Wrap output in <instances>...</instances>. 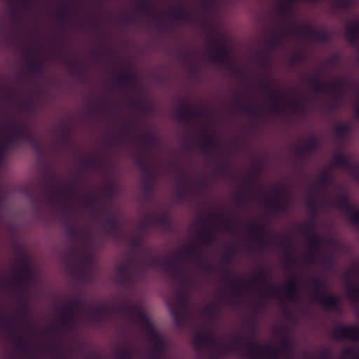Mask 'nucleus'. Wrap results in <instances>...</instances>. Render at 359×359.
I'll list each match as a JSON object with an SVG mask.
<instances>
[{
	"mask_svg": "<svg viewBox=\"0 0 359 359\" xmlns=\"http://www.w3.org/2000/svg\"><path fill=\"white\" fill-rule=\"evenodd\" d=\"M142 175V194L144 197L150 198L154 195V186L156 181V175L153 171H151Z\"/></svg>",
	"mask_w": 359,
	"mask_h": 359,
	"instance_id": "23",
	"label": "nucleus"
},
{
	"mask_svg": "<svg viewBox=\"0 0 359 359\" xmlns=\"http://www.w3.org/2000/svg\"><path fill=\"white\" fill-rule=\"evenodd\" d=\"M229 172V165L226 162L219 163L215 168V173L219 175L226 176Z\"/></svg>",
	"mask_w": 359,
	"mask_h": 359,
	"instance_id": "60",
	"label": "nucleus"
},
{
	"mask_svg": "<svg viewBox=\"0 0 359 359\" xmlns=\"http://www.w3.org/2000/svg\"><path fill=\"white\" fill-rule=\"evenodd\" d=\"M237 251V248L235 245H231L228 251L224 254L222 261L225 264L231 263Z\"/></svg>",
	"mask_w": 359,
	"mask_h": 359,
	"instance_id": "55",
	"label": "nucleus"
},
{
	"mask_svg": "<svg viewBox=\"0 0 359 359\" xmlns=\"http://www.w3.org/2000/svg\"><path fill=\"white\" fill-rule=\"evenodd\" d=\"M319 182L321 186L325 187L333 182V178L327 170H323L319 175Z\"/></svg>",
	"mask_w": 359,
	"mask_h": 359,
	"instance_id": "58",
	"label": "nucleus"
},
{
	"mask_svg": "<svg viewBox=\"0 0 359 359\" xmlns=\"http://www.w3.org/2000/svg\"><path fill=\"white\" fill-rule=\"evenodd\" d=\"M292 6L284 3L283 1L279 5V11L281 15L285 18H290L292 14Z\"/></svg>",
	"mask_w": 359,
	"mask_h": 359,
	"instance_id": "62",
	"label": "nucleus"
},
{
	"mask_svg": "<svg viewBox=\"0 0 359 359\" xmlns=\"http://www.w3.org/2000/svg\"><path fill=\"white\" fill-rule=\"evenodd\" d=\"M246 232L254 240H258L262 233V225L257 220H252L246 226Z\"/></svg>",
	"mask_w": 359,
	"mask_h": 359,
	"instance_id": "39",
	"label": "nucleus"
},
{
	"mask_svg": "<svg viewBox=\"0 0 359 359\" xmlns=\"http://www.w3.org/2000/svg\"><path fill=\"white\" fill-rule=\"evenodd\" d=\"M9 129L13 132L7 139L8 147H15L20 142H27L32 147L37 146V141L31 132L29 131L26 124L15 121H12Z\"/></svg>",
	"mask_w": 359,
	"mask_h": 359,
	"instance_id": "7",
	"label": "nucleus"
},
{
	"mask_svg": "<svg viewBox=\"0 0 359 359\" xmlns=\"http://www.w3.org/2000/svg\"><path fill=\"white\" fill-rule=\"evenodd\" d=\"M282 294L290 302H298L299 301V285L294 273H291V280L282 287Z\"/></svg>",
	"mask_w": 359,
	"mask_h": 359,
	"instance_id": "17",
	"label": "nucleus"
},
{
	"mask_svg": "<svg viewBox=\"0 0 359 359\" xmlns=\"http://www.w3.org/2000/svg\"><path fill=\"white\" fill-rule=\"evenodd\" d=\"M135 259L134 258H132L130 257L129 259L126 262L120 264L117 267V270H116L117 276L121 274H123V273L130 271L131 267L135 264Z\"/></svg>",
	"mask_w": 359,
	"mask_h": 359,
	"instance_id": "51",
	"label": "nucleus"
},
{
	"mask_svg": "<svg viewBox=\"0 0 359 359\" xmlns=\"http://www.w3.org/2000/svg\"><path fill=\"white\" fill-rule=\"evenodd\" d=\"M135 140L141 144L142 149L150 150L156 142V137L150 133L135 136Z\"/></svg>",
	"mask_w": 359,
	"mask_h": 359,
	"instance_id": "43",
	"label": "nucleus"
},
{
	"mask_svg": "<svg viewBox=\"0 0 359 359\" xmlns=\"http://www.w3.org/2000/svg\"><path fill=\"white\" fill-rule=\"evenodd\" d=\"M67 67L70 72L77 78H82L84 76L85 70L81 65H77L75 62L69 61L67 62Z\"/></svg>",
	"mask_w": 359,
	"mask_h": 359,
	"instance_id": "49",
	"label": "nucleus"
},
{
	"mask_svg": "<svg viewBox=\"0 0 359 359\" xmlns=\"http://www.w3.org/2000/svg\"><path fill=\"white\" fill-rule=\"evenodd\" d=\"M194 344L198 348L202 347L215 348L217 344V339L211 332L207 330L195 336Z\"/></svg>",
	"mask_w": 359,
	"mask_h": 359,
	"instance_id": "26",
	"label": "nucleus"
},
{
	"mask_svg": "<svg viewBox=\"0 0 359 359\" xmlns=\"http://www.w3.org/2000/svg\"><path fill=\"white\" fill-rule=\"evenodd\" d=\"M334 4L341 9L351 8L355 4V0H334Z\"/></svg>",
	"mask_w": 359,
	"mask_h": 359,
	"instance_id": "61",
	"label": "nucleus"
},
{
	"mask_svg": "<svg viewBox=\"0 0 359 359\" xmlns=\"http://www.w3.org/2000/svg\"><path fill=\"white\" fill-rule=\"evenodd\" d=\"M67 259L74 260V268L72 270L74 275L77 276L81 280H86L90 275L86 269L93 264V257L90 254H86L81 257L78 256L77 250L72 247L67 255Z\"/></svg>",
	"mask_w": 359,
	"mask_h": 359,
	"instance_id": "10",
	"label": "nucleus"
},
{
	"mask_svg": "<svg viewBox=\"0 0 359 359\" xmlns=\"http://www.w3.org/2000/svg\"><path fill=\"white\" fill-rule=\"evenodd\" d=\"M332 336L336 339H350L359 341V327L356 325H339L332 332Z\"/></svg>",
	"mask_w": 359,
	"mask_h": 359,
	"instance_id": "16",
	"label": "nucleus"
},
{
	"mask_svg": "<svg viewBox=\"0 0 359 359\" xmlns=\"http://www.w3.org/2000/svg\"><path fill=\"white\" fill-rule=\"evenodd\" d=\"M346 34L351 44L355 45L358 43L359 39V20L348 27Z\"/></svg>",
	"mask_w": 359,
	"mask_h": 359,
	"instance_id": "41",
	"label": "nucleus"
},
{
	"mask_svg": "<svg viewBox=\"0 0 359 359\" xmlns=\"http://www.w3.org/2000/svg\"><path fill=\"white\" fill-rule=\"evenodd\" d=\"M313 91L316 93H331L335 96H339L344 88L345 81L337 80L331 84L325 83L320 81V76H311L308 80Z\"/></svg>",
	"mask_w": 359,
	"mask_h": 359,
	"instance_id": "12",
	"label": "nucleus"
},
{
	"mask_svg": "<svg viewBox=\"0 0 359 359\" xmlns=\"http://www.w3.org/2000/svg\"><path fill=\"white\" fill-rule=\"evenodd\" d=\"M300 233L306 237V238H309L310 236H312L313 234H316L315 232V222L313 220H311L305 226L300 228Z\"/></svg>",
	"mask_w": 359,
	"mask_h": 359,
	"instance_id": "50",
	"label": "nucleus"
},
{
	"mask_svg": "<svg viewBox=\"0 0 359 359\" xmlns=\"http://www.w3.org/2000/svg\"><path fill=\"white\" fill-rule=\"evenodd\" d=\"M104 230L106 233L114 238L120 235V224L118 219L112 214L108 215L104 221Z\"/></svg>",
	"mask_w": 359,
	"mask_h": 359,
	"instance_id": "28",
	"label": "nucleus"
},
{
	"mask_svg": "<svg viewBox=\"0 0 359 359\" xmlns=\"http://www.w3.org/2000/svg\"><path fill=\"white\" fill-rule=\"evenodd\" d=\"M116 359H133V350L129 346H126L122 351L116 353Z\"/></svg>",
	"mask_w": 359,
	"mask_h": 359,
	"instance_id": "54",
	"label": "nucleus"
},
{
	"mask_svg": "<svg viewBox=\"0 0 359 359\" xmlns=\"http://www.w3.org/2000/svg\"><path fill=\"white\" fill-rule=\"evenodd\" d=\"M306 240L309 243L311 250L306 254L305 261L307 263L316 262L320 257L318 252L323 245L322 239L317 234H313Z\"/></svg>",
	"mask_w": 359,
	"mask_h": 359,
	"instance_id": "22",
	"label": "nucleus"
},
{
	"mask_svg": "<svg viewBox=\"0 0 359 359\" xmlns=\"http://www.w3.org/2000/svg\"><path fill=\"white\" fill-rule=\"evenodd\" d=\"M210 61L223 65L229 69H233L234 67L228 48L222 44L218 40L212 39L208 47Z\"/></svg>",
	"mask_w": 359,
	"mask_h": 359,
	"instance_id": "9",
	"label": "nucleus"
},
{
	"mask_svg": "<svg viewBox=\"0 0 359 359\" xmlns=\"http://www.w3.org/2000/svg\"><path fill=\"white\" fill-rule=\"evenodd\" d=\"M292 32L294 34L316 39L322 43L328 42L331 39V35L329 32L318 31L310 27H296L293 26Z\"/></svg>",
	"mask_w": 359,
	"mask_h": 359,
	"instance_id": "15",
	"label": "nucleus"
},
{
	"mask_svg": "<svg viewBox=\"0 0 359 359\" xmlns=\"http://www.w3.org/2000/svg\"><path fill=\"white\" fill-rule=\"evenodd\" d=\"M334 205L339 208L344 212L351 211L353 209V205L351 203L349 197L347 194L341 193L338 198L334 201Z\"/></svg>",
	"mask_w": 359,
	"mask_h": 359,
	"instance_id": "37",
	"label": "nucleus"
},
{
	"mask_svg": "<svg viewBox=\"0 0 359 359\" xmlns=\"http://www.w3.org/2000/svg\"><path fill=\"white\" fill-rule=\"evenodd\" d=\"M304 59V54L302 53L298 52L293 55H292L289 60L288 64L290 66H293L296 64L302 62Z\"/></svg>",
	"mask_w": 359,
	"mask_h": 359,
	"instance_id": "63",
	"label": "nucleus"
},
{
	"mask_svg": "<svg viewBox=\"0 0 359 359\" xmlns=\"http://www.w3.org/2000/svg\"><path fill=\"white\" fill-rule=\"evenodd\" d=\"M81 165L85 168H97L99 162L95 158H84L80 161Z\"/></svg>",
	"mask_w": 359,
	"mask_h": 359,
	"instance_id": "56",
	"label": "nucleus"
},
{
	"mask_svg": "<svg viewBox=\"0 0 359 359\" xmlns=\"http://www.w3.org/2000/svg\"><path fill=\"white\" fill-rule=\"evenodd\" d=\"M318 147V140L315 137H311L308 142L300 147H296L293 151L296 155L295 159L293 161V165L296 167L301 165L299 158L308 154L311 151H316Z\"/></svg>",
	"mask_w": 359,
	"mask_h": 359,
	"instance_id": "20",
	"label": "nucleus"
},
{
	"mask_svg": "<svg viewBox=\"0 0 359 359\" xmlns=\"http://www.w3.org/2000/svg\"><path fill=\"white\" fill-rule=\"evenodd\" d=\"M71 135V127L66 123L63 126L59 135V141L61 143L67 144L69 142Z\"/></svg>",
	"mask_w": 359,
	"mask_h": 359,
	"instance_id": "52",
	"label": "nucleus"
},
{
	"mask_svg": "<svg viewBox=\"0 0 359 359\" xmlns=\"http://www.w3.org/2000/svg\"><path fill=\"white\" fill-rule=\"evenodd\" d=\"M233 348L229 344L220 348L223 353L236 352L243 359H269V343L260 344L252 335L237 333L234 335Z\"/></svg>",
	"mask_w": 359,
	"mask_h": 359,
	"instance_id": "3",
	"label": "nucleus"
},
{
	"mask_svg": "<svg viewBox=\"0 0 359 359\" xmlns=\"http://www.w3.org/2000/svg\"><path fill=\"white\" fill-rule=\"evenodd\" d=\"M273 186L271 182V215L273 210H276L279 213L285 214L290 211L291 204V197L289 193L283 190L277 201H274L272 198Z\"/></svg>",
	"mask_w": 359,
	"mask_h": 359,
	"instance_id": "18",
	"label": "nucleus"
},
{
	"mask_svg": "<svg viewBox=\"0 0 359 359\" xmlns=\"http://www.w3.org/2000/svg\"><path fill=\"white\" fill-rule=\"evenodd\" d=\"M76 322V314L67 311L62 313L59 320L60 327L68 331L72 330Z\"/></svg>",
	"mask_w": 359,
	"mask_h": 359,
	"instance_id": "32",
	"label": "nucleus"
},
{
	"mask_svg": "<svg viewBox=\"0 0 359 359\" xmlns=\"http://www.w3.org/2000/svg\"><path fill=\"white\" fill-rule=\"evenodd\" d=\"M170 15L177 21L188 22L191 19V13L184 8L182 4L170 9Z\"/></svg>",
	"mask_w": 359,
	"mask_h": 359,
	"instance_id": "34",
	"label": "nucleus"
},
{
	"mask_svg": "<svg viewBox=\"0 0 359 359\" xmlns=\"http://www.w3.org/2000/svg\"><path fill=\"white\" fill-rule=\"evenodd\" d=\"M312 297L320 305L327 310H337L339 307V299L336 294L327 292L323 280L312 277L311 278Z\"/></svg>",
	"mask_w": 359,
	"mask_h": 359,
	"instance_id": "5",
	"label": "nucleus"
},
{
	"mask_svg": "<svg viewBox=\"0 0 359 359\" xmlns=\"http://www.w3.org/2000/svg\"><path fill=\"white\" fill-rule=\"evenodd\" d=\"M25 55L28 58L27 68L29 72L36 74H41L44 69V67L38 55L35 54V50L31 48H28L25 52Z\"/></svg>",
	"mask_w": 359,
	"mask_h": 359,
	"instance_id": "25",
	"label": "nucleus"
},
{
	"mask_svg": "<svg viewBox=\"0 0 359 359\" xmlns=\"http://www.w3.org/2000/svg\"><path fill=\"white\" fill-rule=\"evenodd\" d=\"M232 274L229 270H226L223 282L225 285L235 287V296L241 297L243 294L244 289H250L253 285L258 282V277L255 275H252L249 278L248 283L237 282L231 279Z\"/></svg>",
	"mask_w": 359,
	"mask_h": 359,
	"instance_id": "13",
	"label": "nucleus"
},
{
	"mask_svg": "<svg viewBox=\"0 0 359 359\" xmlns=\"http://www.w3.org/2000/svg\"><path fill=\"white\" fill-rule=\"evenodd\" d=\"M218 145V141L209 133L206 132L205 139L202 142L201 145V150L203 153L208 156H212L213 153L212 152V149L217 148Z\"/></svg>",
	"mask_w": 359,
	"mask_h": 359,
	"instance_id": "33",
	"label": "nucleus"
},
{
	"mask_svg": "<svg viewBox=\"0 0 359 359\" xmlns=\"http://www.w3.org/2000/svg\"><path fill=\"white\" fill-rule=\"evenodd\" d=\"M280 245L285 252V266L287 270H291L295 266L294 248L291 235L283 236L280 240Z\"/></svg>",
	"mask_w": 359,
	"mask_h": 359,
	"instance_id": "14",
	"label": "nucleus"
},
{
	"mask_svg": "<svg viewBox=\"0 0 359 359\" xmlns=\"http://www.w3.org/2000/svg\"><path fill=\"white\" fill-rule=\"evenodd\" d=\"M70 18V13L69 12L64 8H60L57 11V20L58 22H60L61 24L64 25L66 23V21L67 19Z\"/></svg>",
	"mask_w": 359,
	"mask_h": 359,
	"instance_id": "59",
	"label": "nucleus"
},
{
	"mask_svg": "<svg viewBox=\"0 0 359 359\" xmlns=\"http://www.w3.org/2000/svg\"><path fill=\"white\" fill-rule=\"evenodd\" d=\"M142 245L143 242L142 237L139 235L133 236L130 242V247L131 250L130 257L135 259L136 253L142 249Z\"/></svg>",
	"mask_w": 359,
	"mask_h": 359,
	"instance_id": "45",
	"label": "nucleus"
},
{
	"mask_svg": "<svg viewBox=\"0 0 359 359\" xmlns=\"http://www.w3.org/2000/svg\"><path fill=\"white\" fill-rule=\"evenodd\" d=\"M348 295L351 301L356 302L359 301V285L355 283H351L348 288Z\"/></svg>",
	"mask_w": 359,
	"mask_h": 359,
	"instance_id": "53",
	"label": "nucleus"
},
{
	"mask_svg": "<svg viewBox=\"0 0 359 359\" xmlns=\"http://www.w3.org/2000/svg\"><path fill=\"white\" fill-rule=\"evenodd\" d=\"M116 81L125 87L134 86L137 83V78L130 71H126L116 74Z\"/></svg>",
	"mask_w": 359,
	"mask_h": 359,
	"instance_id": "31",
	"label": "nucleus"
},
{
	"mask_svg": "<svg viewBox=\"0 0 359 359\" xmlns=\"http://www.w3.org/2000/svg\"><path fill=\"white\" fill-rule=\"evenodd\" d=\"M137 10L150 18L155 25L160 26L161 20L152 4L148 0H140L136 3Z\"/></svg>",
	"mask_w": 359,
	"mask_h": 359,
	"instance_id": "21",
	"label": "nucleus"
},
{
	"mask_svg": "<svg viewBox=\"0 0 359 359\" xmlns=\"http://www.w3.org/2000/svg\"><path fill=\"white\" fill-rule=\"evenodd\" d=\"M99 204H100V201L95 195H91L85 200V205L87 208H89L92 214L96 216L97 218H100V212L98 208L95 207V205Z\"/></svg>",
	"mask_w": 359,
	"mask_h": 359,
	"instance_id": "44",
	"label": "nucleus"
},
{
	"mask_svg": "<svg viewBox=\"0 0 359 359\" xmlns=\"http://www.w3.org/2000/svg\"><path fill=\"white\" fill-rule=\"evenodd\" d=\"M182 257L196 263L201 269L208 273L215 271L214 266L203 257L200 248L194 245L187 246L175 257L173 260L151 257L148 259V263L152 267H161L164 271L172 275L175 278L179 275V278L185 281L186 276L183 270L177 266L179 260Z\"/></svg>",
	"mask_w": 359,
	"mask_h": 359,
	"instance_id": "1",
	"label": "nucleus"
},
{
	"mask_svg": "<svg viewBox=\"0 0 359 359\" xmlns=\"http://www.w3.org/2000/svg\"><path fill=\"white\" fill-rule=\"evenodd\" d=\"M116 280L120 286L129 287L135 283V276L130 271L116 276Z\"/></svg>",
	"mask_w": 359,
	"mask_h": 359,
	"instance_id": "42",
	"label": "nucleus"
},
{
	"mask_svg": "<svg viewBox=\"0 0 359 359\" xmlns=\"http://www.w3.org/2000/svg\"><path fill=\"white\" fill-rule=\"evenodd\" d=\"M334 163L337 165L344 166L345 168H352L353 166L350 158L341 152L334 156Z\"/></svg>",
	"mask_w": 359,
	"mask_h": 359,
	"instance_id": "47",
	"label": "nucleus"
},
{
	"mask_svg": "<svg viewBox=\"0 0 359 359\" xmlns=\"http://www.w3.org/2000/svg\"><path fill=\"white\" fill-rule=\"evenodd\" d=\"M46 178L51 184L45 185L43 187V191L46 196L51 200L55 199L60 196L62 197L63 201H67L69 198H74L78 195V189L76 184L79 182V177H75L73 181L63 186L60 189H57L53 183L57 182L56 179L51 175H46Z\"/></svg>",
	"mask_w": 359,
	"mask_h": 359,
	"instance_id": "6",
	"label": "nucleus"
},
{
	"mask_svg": "<svg viewBox=\"0 0 359 359\" xmlns=\"http://www.w3.org/2000/svg\"><path fill=\"white\" fill-rule=\"evenodd\" d=\"M83 305L84 302L81 299L76 298L71 300L64 306L59 307L58 310L60 311H63L64 310H66L67 311H69L76 315L79 311L82 310Z\"/></svg>",
	"mask_w": 359,
	"mask_h": 359,
	"instance_id": "38",
	"label": "nucleus"
},
{
	"mask_svg": "<svg viewBox=\"0 0 359 359\" xmlns=\"http://www.w3.org/2000/svg\"><path fill=\"white\" fill-rule=\"evenodd\" d=\"M334 131L339 136H344L348 133L349 126L347 124H339L335 126Z\"/></svg>",
	"mask_w": 359,
	"mask_h": 359,
	"instance_id": "64",
	"label": "nucleus"
},
{
	"mask_svg": "<svg viewBox=\"0 0 359 359\" xmlns=\"http://www.w3.org/2000/svg\"><path fill=\"white\" fill-rule=\"evenodd\" d=\"M175 278L180 283L181 288L174 294L175 305H170L169 309L175 325L178 327H182L187 316L189 309L187 296L185 292L187 278L186 277L185 281L183 279H180L179 275Z\"/></svg>",
	"mask_w": 359,
	"mask_h": 359,
	"instance_id": "4",
	"label": "nucleus"
},
{
	"mask_svg": "<svg viewBox=\"0 0 359 359\" xmlns=\"http://www.w3.org/2000/svg\"><path fill=\"white\" fill-rule=\"evenodd\" d=\"M233 105L236 109L243 111L253 117H257L260 112L259 107L257 104L251 101L244 102L241 96L234 99Z\"/></svg>",
	"mask_w": 359,
	"mask_h": 359,
	"instance_id": "24",
	"label": "nucleus"
},
{
	"mask_svg": "<svg viewBox=\"0 0 359 359\" xmlns=\"http://www.w3.org/2000/svg\"><path fill=\"white\" fill-rule=\"evenodd\" d=\"M0 327L5 330H10L11 332V337L13 339L14 345L21 352L26 353L28 350L26 348L23 339L15 334V329L13 327H10L6 319L0 315Z\"/></svg>",
	"mask_w": 359,
	"mask_h": 359,
	"instance_id": "27",
	"label": "nucleus"
},
{
	"mask_svg": "<svg viewBox=\"0 0 359 359\" xmlns=\"http://www.w3.org/2000/svg\"><path fill=\"white\" fill-rule=\"evenodd\" d=\"M152 224H157L164 229H168L170 226L169 217L165 214L148 216L145 219V222L142 224V228L146 229Z\"/></svg>",
	"mask_w": 359,
	"mask_h": 359,
	"instance_id": "30",
	"label": "nucleus"
},
{
	"mask_svg": "<svg viewBox=\"0 0 359 359\" xmlns=\"http://www.w3.org/2000/svg\"><path fill=\"white\" fill-rule=\"evenodd\" d=\"M281 333L283 337L280 341L277 350L275 349L271 341V359H294L295 343L293 340L287 337V329H283Z\"/></svg>",
	"mask_w": 359,
	"mask_h": 359,
	"instance_id": "11",
	"label": "nucleus"
},
{
	"mask_svg": "<svg viewBox=\"0 0 359 359\" xmlns=\"http://www.w3.org/2000/svg\"><path fill=\"white\" fill-rule=\"evenodd\" d=\"M119 310L133 318H135L144 329L148 339L152 343L149 359H163L166 348L165 342L141 306L138 304H123Z\"/></svg>",
	"mask_w": 359,
	"mask_h": 359,
	"instance_id": "2",
	"label": "nucleus"
},
{
	"mask_svg": "<svg viewBox=\"0 0 359 359\" xmlns=\"http://www.w3.org/2000/svg\"><path fill=\"white\" fill-rule=\"evenodd\" d=\"M135 160L136 165L141 170L142 175L151 172L147 164V154H142L140 152L135 154Z\"/></svg>",
	"mask_w": 359,
	"mask_h": 359,
	"instance_id": "40",
	"label": "nucleus"
},
{
	"mask_svg": "<svg viewBox=\"0 0 359 359\" xmlns=\"http://www.w3.org/2000/svg\"><path fill=\"white\" fill-rule=\"evenodd\" d=\"M346 214L353 225L359 226V208L355 210L353 205V209H351V211H347Z\"/></svg>",
	"mask_w": 359,
	"mask_h": 359,
	"instance_id": "57",
	"label": "nucleus"
},
{
	"mask_svg": "<svg viewBox=\"0 0 359 359\" xmlns=\"http://www.w3.org/2000/svg\"><path fill=\"white\" fill-rule=\"evenodd\" d=\"M250 195L248 190L242 189L241 191L235 197L236 205L238 208H245L247 205L246 198Z\"/></svg>",
	"mask_w": 359,
	"mask_h": 359,
	"instance_id": "48",
	"label": "nucleus"
},
{
	"mask_svg": "<svg viewBox=\"0 0 359 359\" xmlns=\"http://www.w3.org/2000/svg\"><path fill=\"white\" fill-rule=\"evenodd\" d=\"M279 98L283 102L280 107L283 111H291L297 115L304 114L306 103L302 97L294 90L285 89V92L280 95Z\"/></svg>",
	"mask_w": 359,
	"mask_h": 359,
	"instance_id": "8",
	"label": "nucleus"
},
{
	"mask_svg": "<svg viewBox=\"0 0 359 359\" xmlns=\"http://www.w3.org/2000/svg\"><path fill=\"white\" fill-rule=\"evenodd\" d=\"M198 116L197 111L188 104H184L175 111V117L179 122L184 123L188 120L195 118Z\"/></svg>",
	"mask_w": 359,
	"mask_h": 359,
	"instance_id": "29",
	"label": "nucleus"
},
{
	"mask_svg": "<svg viewBox=\"0 0 359 359\" xmlns=\"http://www.w3.org/2000/svg\"><path fill=\"white\" fill-rule=\"evenodd\" d=\"M199 239L205 244L211 243L215 239L214 229L211 226L204 227L198 235Z\"/></svg>",
	"mask_w": 359,
	"mask_h": 359,
	"instance_id": "46",
	"label": "nucleus"
},
{
	"mask_svg": "<svg viewBox=\"0 0 359 359\" xmlns=\"http://www.w3.org/2000/svg\"><path fill=\"white\" fill-rule=\"evenodd\" d=\"M109 315V309L107 306L102 305L90 313V318L95 324H101L104 322L105 317Z\"/></svg>",
	"mask_w": 359,
	"mask_h": 359,
	"instance_id": "35",
	"label": "nucleus"
},
{
	"mask_svg": "<svg viewBox=\"0 0 359 359\" xmlns=\"http://www.w3.org/2000/svg\"><path fill=\"white\" fill-rule=\"evenodd\" d=\"M180 180V184L177 186V196L179 200L182 201L185 198L186 188L189 185V174L184 169L181 170Z\"/></svg>",
	"mask_w": 359,
	"mask_h": 359,
	"instance_id": "36",
	"label": "nucleus"
},
{
	"mask_svg": "<svg viewBox=\"0 0 359 359\" xmlns=\"http://www.w3.org/2000/svg\"><path fill=\"white\" fill-rule=\"evenodd\" d=\"M21 266L13 269V272L20 287L25 289L29 281L31 269L29 261L26 258L20 259Z\"/></svg>",
	"mask_w": 359,
	"mask_h": 359,
	"instance_id": "19",
	"label": "nucleus"
}]
</instances>
